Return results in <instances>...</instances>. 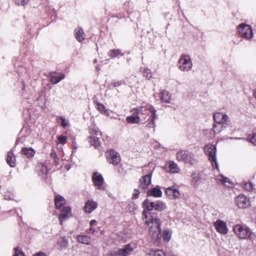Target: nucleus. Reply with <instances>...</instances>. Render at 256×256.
Here are the masks:
<instances>
[{
	"mask_svg": "<svg viewBox=\"0 0 256 256\" xmlns=\"http://www.w3.org/2000/svg\"><path fill=\"white\" fill-rule=\"evenodd\" d=\"M152 214V212L150 214L148 219L146 222L149 227L150 236L153 240L154 244L158 245L162 237V230L160 228V221L157 216Z\"/></svg>",
	"mask_w": 256,
	"mask_h": 256,
	"instance_id": "f257e3e1",
	"label": "nucleus"
},
{
	"mask_svg": "<svg viewBox=\"0 0 256 256\" xmlns=\"http://www.w3.org/2000/svg\"><path fill=\"white\" fill-rule=\"evenodd\" d=\"M214 120L216 123L213 125L214 133H219L223 128H226L230 123L228 116L222 112L215 113L214 114Z\"/></svg>",
	"mask_w": 256,
	"mask_h": 256,
	"instance_id": "f03ea898",
	"label": "nucleus"
},
{
	"mask_svg": "<svg viewBox=\"0 0 256 256\" xmlns=\"http://www.w3.org/2000/svg\"><path fill=\"white\" fill-rule=\"evenodd\" d=\"M142 208H144L143 213H144L146 210L148 211L155 210L162 212L166 208V206L162 201L158 200L154 202L148 199H146L142 202Z\"/></svg>",
	"mask_w": 256,
	"mask_h": 256,
	"instance_id": "7ed1b4c3",
	"label": "nucleus"
},
{
	"mask_svg": "<svg viewBox=\"0 0 256 256\" xmlns=\"http://www.w3.org/2000/svg\"><path fill=\"white\" fill-rule=\"evenodd\" d=\"M176 160L178 162H182L191 165L196 164L197 160L195 158V155L188 151L181 150L177 152L176 154Z\"/></svg>",
	"mask_w": 256,
	"mask_h": 256,
	"instance_id": "20e7f679",
	"label": "nucleus"
},
{
	"mask_svg": "<svg viewBox=\"0 0 256 256\" xmlns=\"http://www.w3.org/2000/svg\"><path fill=\"white\" fill-rule=\"evenodd\" d=\"M236 235L241 239H246L250 238L252 234L250 228L246 224H236L233 228Z\"/></svg>",
	"mask_w": 256,
	"mask_h": 256,
	"instance_id": "39448f33",
	"label": "nucleus"
},
{
	"mask_svg": "<svg viewBox=\"0 0 256 256\" xmlns=\"http://www.w3.org/2000/svg\"><path fill=\"white\" fill-rule=\"evenodd\" d=\"M204 150L206 154L208 156V158L210 160L212 166H215L216 169L218 170V166L216 162V146L212 144H206L204 147Z\"/></svg>",
	"mask_w": 256,
	"mask_h": 256,
	"instance_id": "423d86ee",
	"label": "nucleus"
},
{
	"mask_svg": "<svg viewBox=\"0 0 256 256\" xmlns=\"http://www.w3.org/2000/svg\"><path fill=\"white\" fill-rule=\"evenodd\" d=\"M179 68L184 72L189 71L192 66L191 58L188 55L182 54L178 62Z\"/></svg>",
	"mask_w": 256,
	"mask_h": 256,
	"instance_id": "0eeeda50",
	"label": "nucleus"
},
{
	"mask_svg": "<svg viewBox=\"0 0 256 256\" xmlns=\"http://www.w3.org/2000/svg\"><path fill=\"white\" fill-rule=\"evenodd\" d=\"M91 134L88 138V142L92 145L94 146L96 148L100 146L101 133L100 130L94 128H92L90 130Z\"/></svg>",
	"mask_w": 256,
	"mask_h": 256,
	"instance_id": "6e6552de",
	"label": "nucleus"
},
{
	"mask_svg": "<svg viewBox=\"0 0 256 256\" xmlns=\"http://www.w3.org/2000/svg\"><path fill=\"white\" fill-rule=\"evenodd\" d=\"M239 34L243 38L250 39L253 36V32L250 26L244 24H241L238 26Z\"/></svg>",
	"mask_w": 256,
	"mask_h": 256,
	"instance_id": "1a4fd4ad",
	"label": "nucleus"
},
{
	"mask_svg": "<svg viewBox=\"0 0 256 256\" xmlns=\"http://www.w3.org/2000/svg\"><path fill=\"white\" fill-rule=\"evenodd\" d=\"M134 248L130 244L124 246L122 248L110 252L112 256H128L133 252Z\"/></svg>",
	"mask_w": 256,
	"mask_h": 256,
	"instance_id": "9d476101",
	"label": "nucleus"
},
{
	"mask_svg": "<svg viewBox=\"0 0 256 256\" xmlns=\"http://www.w3.org/2000/svg\"><path fill=\"white\" fill-rule=\"evenodd\" d=\"M108 163L113 165H118L120 162V154L114 150H108L106 153Z\"/></svg>",
	"mask_w": 256,
	"mask_h": 256,
	"instance_id": "9b49d317",
	"label": "nucleus"
},
{
	"mask_svg": "<svg viewBox=\"0 0 256 256\" xmlns=\"http://www.w3.org/2000/svg\"><path fill=\"white\" fill-rule=\"evenodd\" d=\"M92 180L95 186L99 190H104L106 186L102 175L98 172H94L92 176Z\"/></svg>",
	"mask_w": 256,
	"mask_h": 256,
	"instance_id": "f8f14e48",
	"label": "nucleus"
},
{
	"mask_svg": "<svg viewBox=\"0 0 256 256\" xmlns=\"http://www.w3.org/2000/svg\"><path fill=\"white\" fill-rule=\"evenodd\" d=\"M236 204L240 208H246L250 206L249 198L244 194H240L236 198Z\"/></svg>",
	"mask_w": 256,
	"mask_h": 256,
	"instance_id": "ddd939ff",
	"label": "nucleus"
},
{
	"mask_svg": "<svg viewBox=\"0 0 256 256\" xmlns=\"http://www.w3.org/2000/svg\"><path fill=\"white\" fill-rule=\"evenodd\" d=\"M214 226L216 231L220 234H226L228 232L226 223L220 220H218L214 222Z\"/></svg>",
	"mask_w": 256,
	"mask_h": 256,
	"instance_id": "4468645a",
	"label": "nucleus"
},
{
	"mask_svg": "<svg viewBox=\"0 0 256 256\" xmlns=\"http://www.w3.org/2000/svg\"><path fill=\"white\" fill-rule=\"evenodd\" d=\"M152 173L142 176L139 180V188L144 190L146 189L151 183Z\"/></svg>",
	"mask_w": 256,
	"mask_h": 256,
	"instance_id": "2eb2a0df",
	"label": "nucleus"
},
{
	"mask_svg": "<svg viewBox=\"0 0 256 256\" xmlns=\"http://www.w3.org/2000/svg\"><path fill=\"white\" fill-rule=\"evenodd\" d=\"M166 194L170 199L174 200L179 198L180 193L174 186L169 187L166 189Z\"/></svg>",
	"mask_w": 256,
	"mask_h": 256,
	"instance_id": "dca6fc26",
	"label": "nucleus"
},
{
	"mask_svg": "<svg viewBox=\"0 0 256 256\" xmlns=\"http://www.w3.org/2000/svg\"><path fill=\"white\" fill-rule=\"evenodd\" d=\"M71 209L69 206H64L62 208L59 216V220L61 225L62 222L71 216Z\"/></svg>",
	"mask_w": 256,
	"mask_h": 256,
	"instance_id": "f3484780",
	"label": "nucleus"
},
{
	"mask_svg": "<svg viewBox=\"0 0 256 256\" xmlns=\"http://www.w3.org/2000/svg\"><path fill=\"white\" fill-rule=\"evenodd\" d=\"M164 168L167 172L172 174L178 173L180 171L178 164L174 161H170L164 166Z\"/></svg>",
	"mask_w": 256,
	"mask_h": 256,
	"instance_id": "a211bd4d",
	"label": "nucleus"
},
{
	"mask_svg": "<svg viewBox=\"0 0 256 256\" xmlns=\"http://www.w3.org/2000/svg\"><path fill=\"white\" fill-rule=\"evenodd\" d=\"M98 207V204L92 200H88L85 204L84 210L86 213L90 214Z\"/></svg>",
	"mask_w": 256,
	"mask_h": 256,
	"instance_id": "6ab92c4d",
	"label": "nucleus"
},
{
	"mask_svg": "<svg viewBox=\"0 0 256 256\" xmlns=\"http://www.w3.org/2000/svg\"><path fill=\"white\" fill-rule=\"evenodd\" d=\"M148 196H152L155 198H160L162 196V192L160 186H156V187L148 190L147 192Z\"/></svg>",
	"mask_w": 256,
	"mask_h": 256,
	"instance_id": "aec40b11",
	"label": "nucleus"
},
{
	"mask_svg": "<svg viewBox=\"0 0 256 256\" xmlns=\"http://www.w3.org/2000/svg\"><path fill=\"white\" fill-rule=\"evenodd\" d=\"M74 36L76 40L79 42H81L85 39V34L82 28L80 27L75 29Z\"/></svg>",
	"mask_w": 256,
	"mask_h": 256,
	"instance_id": "412c9836",
	"label": "nucleus"
},
{
	"mask_svg": "<svg viewBox=\"0 0 256 256\" xmlns=\"http://www.w3.org/2000/svg\"><path fill=\"white\" fill-rule=\"evenodd\" d=\"M16 157L12 150H10L8 152L6 156V162L11 167L16 166Z\"/></svg>",
	"mask_w": 256,
	"mask_h": 256,
	"instance_id": "4be33fe9",
	"label": "nucleus"
},
{
	"mask_svg": "<svg viewBox=\"0 0 256 256\" xmlns=\"http://www.w3.org/2000/svg\"><path fill=\"white\" fill-rule=\"evenodd\" d=\"M54 203L56 208L59 209L66 204V200L63 196L56 194L54 198Z\"/></svg>",
	"mask_w": 256,
	"mask_h": 256,
	"instance_id": "5701e85b",
	"label": "nucleus"
},
{
	"mask_svg": "<svg viewBox=\"0 0 256 256\" xmlns=\"http://www.w3.org/2000/svg\"><path fill=\"white\" fill-rule=\"evenodd\" d=\"M76 240L81 244L88 245L90 244L92 238L90 236L86 235H78L76 236Z\"/></svg>",
	"mask_w": 256,
	"mask_h": 256,
	"instance_id": "b1692460",
	"label": "nucleus"
},
{
	"mask_svg": "<svg viewBox=\"0 0 256 256\" xmlns=\"http://www.w3.org/2000/svg\"><path fill=\"white\" fill-rule=\"evenodd\" d=\"M21 154L28 158L32 157L35 154V150L31 148H23Z\"/></svg>",
	"mask_w": 256,
	"mask_h": 256,
	"instance_id": "393cba45",
	"label": "nucleus"
},
{
	"mask_svg": "<svg viewBox=\"0 0 256 256\" xmlns=\"http://www.w3.org/2000/svg\"><path fill=\"white\" fill-rule=\"evenodd\" d=\"M160 99L162 102L170 103V96L167 90H162L160 94Z\"/></svg>",
	"mask_w": 256,
	"mask_h": 256,
	"instance_id": "a878e982",
	"label": "nucleus"
},
{
	"mask_svg": "<svg viewBox=\"0 0 256 256\" xmlns=\"http://www.w3.org/2000/svg\"><path fill=\"white\" fill-rule=\"evenodd\" d=\"M65 75L64 74H60L58 76L52 74L50 76V82L53 84H56L59 82L60 81L64 79Z\"/></svg>",
	"mask_w": 256,
	"mask_h": 256,
	"instance_id": "bb28decb",
	"label": "nucleus"
},
{
	"mask_svg": "<svg viewBox=\"0 0 256 256\" xmlns=\"http://www.w3.org/2000/svg\"><path fill=\"white\" fill-rule=\"evenodd\" d=\"M96 109L101 113L108 116L109 112L106 109L105 106L102 104L96 102Z\"/></svg>",
	"mask_w": 256,
	"mask_h": 256,
	"instance_id": "cd10ccee",
	"label": "nucleus"
},
{
	"mask_svg": "<svg viewBox=\"0 0 256 256\" xmlns=\"http://www.w3.org/2000/svg\"><path fill=\"white\" fill-rule=\"evenodd\" d=\"M126 121L130 124H138L140 121V118L138 116H130L126 118Z\"/></svg>",
	"mask_w": 256,
	"mask_h": 256,
	"instance_id": "c85d7f7f",
	"label": "nucleus"
},
{
	"mask_svg": "<svg viewBox=\"0 0 256 256\" xmlns=\"http://www.w3.org/2000/svg\"><path fill=\"white\" fill-rule=\"evenodd\" d=\"M148 106L149 112L152 113V114L150 117V119L155 122V120L158 118V115L156 114V110L152 106Z\"/></svg>",
	"mask_w": 256,
	"mask_h": 256,
	"instance_id": "c756f323",
	"label": "nucleus"
},
{
	"mask_svg": "<svg viewBox=\"0 0 256 256\" xmlns=\"http://www.w3.org/2000/svg\"><path fill=\"white\" fill-rule=\"evenodd\" d=\"M108 54L112 58H116L120 55L123 56V54H122L120 50L119 49L111 50L109 51Z\"/></svg>",
	"mask_w": 256,
	"mask_h": 256,
	"instance_id": "7c9ffc66",
	"label": "nucleus"
},
{
	"mask_svg": "<svg viewBox=\"0 0 256 256\" xmlns=\"http://www.w3.org/2000/svg\"><path fill=\"white\" fill-rule=\"evenodd\" d=\"M172 232L169 230H164L162 234L163 240L165 242H169L171 238Z\"/></svg>",
	"mask_w": 256,
	"mask_h": 256,
	"instance_id": "2f4dec72",
	"label": "nucleus"
},
{
	"mask_svg": "<svg viewBox=\"0 0 256 256\" xmlns=\"http://www.w3.org/2000/svg\"><path fill=\"white\" fill-rule=\"evenodd\" d=\"M218 180L222 182L226 186H230L232 185V184L228 178L222 176H220V178H218Z\"/></svg>",
	"mask_w": 256,
	"mask_h": 256,
	"instance_id": "473e14b6",
	"label": "nucleus"
},
{
	"mask_svg": "<svg viewBox=\"0 0 256 256\" xmlns=\"http://www.w3.org/2000/svg\"><path fill=\"white\" fill-rule=\"evenodd\" d=\"M200 178L198 174L194 173L192 174V182L194 183V184L195 187L198 186L200 182Z\"/></svg>",
	"mask_w": 256,
	"mask_h": 256,
	"instance_id": "72a5a7b5",
	"label": "nucleus"
},
{
	"mask_svg": "<svg viewBox=\"0 0 256 256\" xmlns=\"http://www.w3.org/2000/svg\"><path fill=\"white\" fill-rule=\"evenodd\" d=\"M148 106H152L151 104H143L140 106V114L142 115H148L149 114L148 113Z\"/></svg>",
	"mask_w": 256,
	"mask_h": 256,
	"instance_id": "f704fd0d",
	"label": "nucleus"
},
{
	"mask_svg": "<svg viewBox=\"0 0 256 256\" xmlns=\"http://www.w3.org/2000/svg\"><path fill=\"white\" fill-rule=\"evenodd\" d=\"M254 186L251 182H244V188L245 190L248 192H252L254 188Z\"/></svg>",
	"mask_w": 256,
	"mask_h": 256,
	"instance_id": "c9c22d12",
	"label": "nucleus"
},
{
	"mask_svg": "<svg viewBox=\"0 0 256 256\" xmlns=\"http://www.w3.org/2000/svg\"><path fill=\"white\" fill-rule=\"evenodd\" d=\"M59 120L61 122V126L63 128H66L69 124V122L63 116H60Z\"/></svg>",
	"mask_w": 256,
	"mask_h": 256,
	"instance_id": "e433bc0d",
	"label": "nucleus"
},
{
	"mask_svg": "<svg viewBox=\"0 0 256 256\" xmlns=\"http://www.w3.org/2000/svg\"><path fill=\"white\" fill-rule=\"evenodd\" d=\"M59 244L62 247H67L68 244V241L67 240L66 236H62Z\"/></svg>",
	"mask_w": 256,
	"mask_h": 256,
	"instance_id": "4c0bfd02",
	"label": "nucleus"
},
{
	"mask_svg": "<svg viewBox=\"0 0 256 256\" xmlns=\"http://www.w3.org/2000/svg\"><path fill=\"white\" fill-rule=\"evenodd\" d=\"M248 140L250 142L256 145V133L253 132L251 134H250L248 137Z\"/></svg>",
	"mask_w": 256,
	"mask_h": 256,
	"instance_id": "58836bf2",
	"label": "nucleus"
},
{
	"mask_svg": "<svg viewBox=\"0 0 256 256\" xmlns=\"http://www.w3.org/2000/svg\"><path fill=\"white\" fill-rule=\"evenodd\" d=\"M143 75L148 80H150L152 78V72L149 69H145L144 70Z\"/></svg>",
	"mask_w": 256,
	"mask_h": 256,
	"instance_id": "ea45409f",
	"label": "nucleus"
},
{
	"mask_svg": "<svg viewBox=\"0 0 256 256\" xmlns=\"http://www.w3.org/2000/svg\"><path fill=\"white\" fill-rule=\"evenodd\" d=\"M58 140L59 143L62 144H64L66 142L67 138L65 136L60 135L58 137Z\"/></svg>",
	"mask_w": 256,
	"mask_h": 256,
	"instance_id": "a19ab883",
	"label": "nucleus"
},
{
	"mask_svg": "<svg viewBox=\"0 0 256 256\" xmlns=\"http://www.w3.org/2000/svg\"><path fill=\"white\" fill-rule=\"evenodd\" d=\"M14 250V254L12 256H25L24 252L18 248H16Z\"/></svg>",
	"mask_w": 256,
	"mask_h": 256,
	"instance_id": "79ce46f5",
	"label": "nucleus"
},
{
	"mask_svg": "<svg viewBox=\"0 0 256 256\" xmlns=\"http://www.w3.org/2000/svg\"><path fill=\"white\" fill-rule=\"evenodd\" d=\"M16 4L18 5L25 6L28 2L29 0H14Z\"/></svg>",
	"mask_w": 256,
	"mask_h": 256,
	"instance_id": "37998d69",
	"label": "nucleus"
},
{
	"mask_svg": "<svg viewBox=\"0 0 256 256\" xmlns=\"http://www.w3.org/2000/svg\"><path fill=\"white\" fill-rule=\"evenodd\" d=\"M146 126L149 128H154L153 130L154 131V128L156 126L155 122L153 120H151L149 119V121L148 122V124H146Z\"/></svg>",
	"mask_w": 256,
	"mask_h": 256,
	"instance_id": "c03bdc74",
	"label": "nucleus"
},
{
	"mask_svg": "<svg viewBox=\"0 0 256 256\" xmlns=\"http://www.w3.org/2000/svg\"><path fill=\"white\" fill-rule=\"evenodd\" d=\"M140 194V190L138 189L135 188L134 190V192L133 193L132 196V198L134 200L137 199L139 196Z\"/></svg>",
	"mask_w": 256,
	"mask_h": 256,
	"instance_id": "a18cd8bd",
	"label": "nucleus"
},
{
	"mask_svg": "<svg viewBox=\"0 0 256 256\" xmlns=\"http://www.w3.org/2000/svg\"><path fill=\"white\" fill-rule=\"evenodd\" d=\"M122 84V80L112 81L111 83V85H112L114 87H116L120 86Z\"/></svg>",
	"mask_w": 256,
	"mask_h": 256,
	"instance_id": "49530a36",
	"label": "nucleus"
},
{
	"mask_svg": "<svg viewBox=\"0 0 256 256\" xmlns=\"http://www.w3.org/2000/svg\"><path fill=\"white\" fill-rule=\"evenodd\" d=\"M140 106L137 108H134L132 111L134 112V113H135V114H140Z\"/></svg>",
	"mask_w": 256,
	"mask_h": 256,
	"instance_id": "de8ad7c7",
	"label": "nucleus"
},
{
	"mask_svg": "<svg viewBox=\"0 0 256 256\" xmlns=\"http://www.w3.org/2000/svg\"><path fill=\"white\" fill-rule=\"evenodd\" d=\"M41 171L43 174H46L48 172L47 168L45 166H42L41 168Z\"/></svg>",
	"mask_w": 256,
	"mask_h": 256,
	"instance_id": "09e8293b",
	"label": "nucleus"
},
{
	"mask_svg": "<svg viewBox=\"0 0 256 256\" xmlns=\"http://www.w3.org/2000/svg\"><path fill=\"white\" fill-rule=\"evenodd\" d=\"M94 232H95V230L94 228H91L89 229H88L86 230V232L88 233V234H93Z\"/></svg>",
	"mask_w": 256,
	"mask_h": 256,
	"instance_id": "8fccbe9b",
	"label": "nucleus"
},
{
	"mask_svg": "<svg viewBox=\"0 0 256 256\" xmlns=\"http://www.w3.org/2000/svg\"><path fill=\"white\" fill-rule=\"evenodd\" d=\"M53 162L56 165H58L59 164V158H58V157H56V158H54L53 160Z\"/></svg>",
	"mask_w": 256,
	"mask_h": 256,
	"instance_id": "3c124183",
	"label": "nucleus"
},
{
	"mask_svg": "<svg viewBox=\"0 0 256 256\" xmlns=\"http://www.w3.org/2000/svg\"><path fill=\"white\" fill-rule=\"evenodd\" d=\"M50 156H51V158L54 160V158H56L57 156V155L56 154V152L54 151V152H52L50 154Z\"/></svg>",
	"mask_w": 256,
	"mask_h": 256,
	"instance_id": "603ef678",
	"label": "nucleus"
},
{
	"mask_svg": "<svg viewBox=\"0 0 256 256\" xmlns=\"http://www.w3.org/2000/svg\"><path fill=\"white\" fill-rule=\"evenodd\" d=\"M34 256H46V254L42 252H38L37 254H36Z\"/></svg>",
	"mask_w": 256,
	"mask_h": 256,
	"instance_id": "864d4df0",
	"label": "nucleus"
},
{
	"mask_svg": "<svg viewBox=\"0 0 256 256\" xmlns=\"http://www.w3.org/2000/svg\"><path fill=\"white\" fill-rule=\"evenodd\" d=\"M96 224V220H92L90 222V225L91 226H92L94 224Z\"/></svg>",
	"mask_w": 256,
	"mask_h": 256,
	"instance_id": "5fc2aeb1",
	"label": "nucleus"
},
{
	"mask_svg": "<svg viewBox=\"0 0 256 256\" xmlns=\"http://www.w3.org/2000/svg\"><path fill=\"white\" fill-rule=\"evenodd\" d=\"M4 198H5L6 200H12V198H10V197L7 198V197H6V196H5Z\"/></svg>",
	"mask_w": 256,
	"mask_h": 256,
	"instance_id": "6e6d98bb",
	"label": "nucleus"
},
{
	"mask_svg": "<svg viewBox=\"0 0 256 256\" xmlns=\"http://www.w3.org/2000/svg\"><path fill=\"white\" fill-rule=\"evenodd\" d=\"M254 96L256 98V90H255V92H254Z\"/></svg>",
	"mask_w": 256,
	"mask_h": 256,
	"instance_id": "4d7b16f0",
	"label": "nucleus"
},
{
	"mask_svg": "<svg viewBox=\"0 0 256 256\" xmlns=\"http://www.w3.org/2000/svg\"><path fill=\"white\" fill-rule=\"evenodd\" d=\"M108 194V196H109L110 197H112V196H111V194Z\"/></svg>",
	"mask_w": 256,
	"mask_h": 256,
	"instance_id": "13d9d810",
	"label": "nucleus"
},
{
	"mask_svg": "<svg viewBox=\"0 0 256 256\" xmlns=\"http://www.w3.org/2000/svg\"><path fill=\"white\" fill-rule=\"evenodd\" d=\"M236 139H241L240 138H235Z\"/></svg>",
	"mask_w": 256,
	"mask_h": 256,
	"instance_id": "bf43d9fd",
	"label": "nucleus"
},
{
	"mask_svg": "<svg viewBox=\"0 0 256 256\" xmlns=\"http://www.w3.org/2000/svg\"><path fill=\"white\" fill-rule=\"evenodd\" d=\"M74 148H76V146H74Z\"/></svg>",
	"mask_w": 256,
	"mask_h": 256,
	"instance_id": "052dcab7",
	"label": "nucleus"
},
{
	"mask_svg": "<svg viewBox=\"0 0 256 256\" xmlns=\"http://www.w3.org/2000/svg\"><path fill=\"white\" fill-rule=\"evenodd\" d=\"M74 148H76V146H74Z\"/></svg>",
	"mask_w": 256,
	"mask_h": 256,
	"instance_id": "680f3d73",
	"label": "nucleus"
}]
</instances>
